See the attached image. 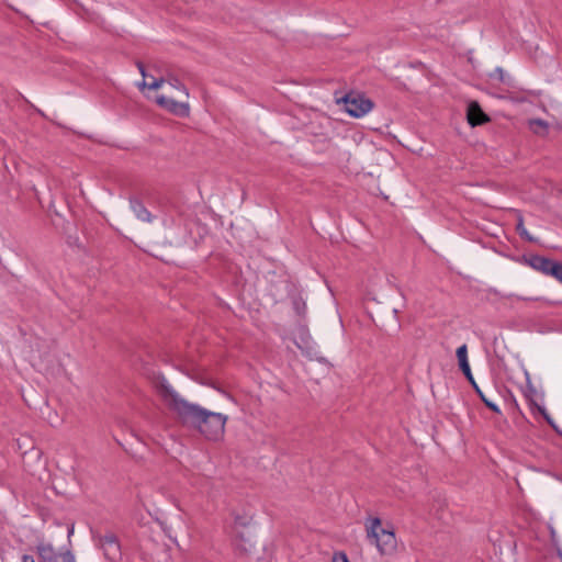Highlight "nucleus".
Instances as JSON below:
<instances>
[{
    "label": "nucleus",
    "instance_id": "obj_1",
    "mask_svg": "<svg viewBox=\"0 0 562 562\" xmlns=\"http://www.w3.org/2000/svg\"><path fill=\"white\" fill-rule=\"evenodd\" d=\"M158 393L168 409L183 426L193 428L211 441H218L224 437L227 415L188 402L165 382L158 385Z\"/></svg>",
    "mask_w": 562,
    "mask_h": 562
},
{
    "label": "nucleus",
    "instance_id": "obj_2",
    "mask_svg": "<svg viewBox=\"0 0 562 562\" xmlns=\"http://www.w3.org/2000/svg\"><path fill=\"white\" fill-rule=\"evenodd\" d=\"M366 537L382 555H392L396 552L397 540L392 526H383L379 517H368L364 521Z\"/></svg>",
    "mask_w": 562,
    "mask_h": 562
},
{
    "label": "nucleus",
    "instance_id": "obj_3",
    "mask_svg": "<svg viewBox=\"0 0 562 562\" xmlns=\"http://www.w3.org/2000/svg\"><path fill=\"white\" fill-rule=\"evenodd\" d=\"M341 101L344 102L346 112L353 117H361L373 108V102L361 94L349 93L345 95Z\"/></svg>",
    "mask_w": 562,
    "mask_h": 562
},
{
    "label": "nucleus",
    "instance_id": "obj_4",
    "mask_svg": "<svg viewBox=\"0 0 562 562\" xmlns=\"http://www.w3.org/2000/svg\"><path fill=\"white\" fill-rule=\"evenodd\" d=\"M156 102L167 111L181 117H186L190 113L188 102L177 101L172 97L160 94L156 98Z\"/></svg>",
    "mask_w": 562,
    "mask_h": 562
},
{
    "label": "nucleus",
    "instance_id": "obj_5",
    "mask_svg": "<svg viewBox=\"0 0 562 562\" xmlns=\"http://www.w3.org/2000/svg\"><path fill=\"white\" fill-rule=\"evenodd\" d=\"M37 553L42 562H76L75 557L69 551L56 553L53 546L48 543L38 544Z\"/></svg>",
    "mask_w": 562,
    "mask_h": 562
},
{
    "label": "nucleus",
    "instance_id": "obj_6",
    "mask_svg": "<svg viewBox=\"0 0 562 562\" xmlns=\"http://www.w3.org/2000/svg\"><path fill=\"white\" fill-rule=\"evenodd\" d=\"M467 119L471 126L482 125L490 121V117L483 112L476 101H471L469 103Z\"/></svg>",
    "mask_w": 562,
    "mask_h": 562
},
{
    "label": "nucleus",
    "instance_id": "obj_7",
    "mask_svg": "<svg viewBox=\"0 0 562 562\" xmlns=\"http://www.w3.org/2000/svg\"><path fill=\"white\" fill-rule=\"evenodd\" d=\"M100 543L106 557L114 559L120 553V546L115 535L106 533L100 538Z\"/></svg>",
    "mask_w": 562,
    "mask_h": 562
},
{
    "label": "nucleus",
    "instance_id": "obj_8",
    "mask_svg": "<svg viewBox=\"0 0 562 562\" xmlns=\"http://www.w3.org/2000/svg\"><path fill=\"white\" fill-rule=\"evenodd\" d=\"M131 209L133 210L136 217L143 222H151V214L150 212L145 207V205L136 200L131 199L130 200Z\"/></svg>",
    "mask_w": 562,
    "mask_h": 562
},
{
    "label": "nucleus",
    "instance_id": "obj_9",
    "mask_svg": "<svg viewBox=\"0 0 562 562\" xmlns=\"http://www.w3.org/2000/svg\"><path fill=\"white\" fill-rule=\"evenodd\" d=\"M553 260L548 259L542 256H535L531 258V266L538 270L541 271L544 274H549V271L553 265Z\"/></svg>",
    "mask_w": 562,
    "mask_h": 562
},
{
    "label": "nucleus",
    "instance_id": "obj_10",
    "mask_svg": "<svg viewBox=\"0 0 562 562\" xmlns=\"http://www.w3.org/2000/svg\"><path fill=\"white\" fill-rule=\"evenodd\" d=\"M165 82L168 83L173 89L178 90L184 99L189 98V91L188 89L180 82L178 78H176L172 75H168L165 78Z\"/></svg>",
    "mask_w": 562,
    "mask_h": 562
},
{
    "label": "nucleus",
    "instance_id": "obj_11",
    "mask_svg": "<svg viewBox=\"0 0 562 562\" xmlns=\"http://www.w3.org/2000/svg\"><path fill=\"white\" fill-rule=\"evenodd\" d=\"M529 127L535 134L544 135L548 130V123L540 119H533L529 121Z\"/></svg>",
    "mask_w": 562,
    "mask_h": 562
},
{
    "label": "nucleus",
    "instance_id": "obj_12",
    "mask_svg": "<svg viewBox=\"0 0 562 562\" xmlns=\"http://www.w3.org/2000/svg\"><path fill=\"white\" fill-rule=\"evenodd\" d=\"M472 386L474 387L476 394L480 396V398L482 400V402L490 408L492 409L493 412L495 413H501V409L499 407L494 404L493 402H491L483 393V389H480L477 386V384L474 382V384H472Z\"/></svg>",
    "mask_w": 562,
    "mask_h": 562
},
{
    "label": "nucleus",
    "instance_id": "obj_13",
    "mask_svg": "<svg viewBox=\"0 0 562 562\" xmlns=\"http://www.w3.org/2000/svg\"><path fill=\"white\" fill-rule=\"evenodd\" d=\"M457 358H458L459 367L469 363L467 345H462L457 349Z\"/></svg>",
    "mask_w": 562,
    "mask_h": 562
},
{
    "label": "nucleus",
    "instance_id": "obj_14",
    "mask_svg": "<svg viewBox=\"0 0 562 562\" xmlns=\"http://www.w3.org/2000/svg\"><path fill=\"white\" fill-rule=\"evenodd\" d=\"M164 83H165V78L153 79L150 82H147V81L144 80L139 85V88H142V89L148 88V89H151V90H157L160 87H162Z\"/></svg>",
    "mask_w": 562,
    "mask_h": 562
},
{
    "label": "nucleus",
    "instance_id": "obj_15",
    "mask_svg": "<svg viewBox=\"0 0 562 562\" xmlns=\"http://www.w3.org/2000/svg\"><path fill=\"white\" fill-rule=\"evenodd\" d=\"M548 276L555 278L562 283V263L554 261Z\"/></svg>",
    "mask_w": 562,
    "mask_h": 562
},
{
    "label": "nucleus",
    "instance_id": "obj_16",
    "mask_svg": "<svg viewBox=\"0 0 562 562\" xmlns=\"http://www.w3.org/2000/svg\"><path fill=\"white\" fill-rule=\"evenodd\" d=\"M250 519L248 515H235L234 517L235 524L243 527L249 525Z\"/></svg>",
    "mask_w": 562,
    "mask_h": 562
},
{
    "label": "nucleus",
    "instance_id": "obj_17",
    "mask_svg": "<svg viewBox=\"0 0 562 562\" xmlns=\"http://www.w3.org/2000/svg\"><path fill=\"white\" fill-rule=\"evenodd\" d=\"M460 370L462 371V373L467 376V379L469 380V382L471 384H474V379H473V375H472V372H471V369H470V364H464V366H461L460 367Z\"/></svg>",
    "mask_w": 562,
    "mask_h": 562
},
{
    "label": "nucleus",
    "instance_id": "obj_18",
    "mask_svg": "<svg viewBox=\"0 0 562 562\" xmlns=\"http://www.w3.org/2000/svg\"><path fill=\"white\" fill-rule=\"evenodd\" d=\"M517 231L519 232L520 236L525 237L528 240H531V236L528 234L527 229L524 226L522 220L520 218L517 224Z\"/></svg>",
    "mask_w": 562,
    "mask_h": 562
},
{
    "label": "nucleus",
    "instance_id": "obj_19",
    "mask_svg": "<svg viewBox=\"0 0 562 562\" xmlns=\"http://www.w3.org/2000/svg\"><path fill=\"white\" fill-rule=\"evenodd\" d=\"M334 562H349L346 554L340 553L334 558Z\"/></svg>",
    "mask_w": 562,
    "mask_h": 562
},
{
    "label": "nucleus",
    "instance_id": "obj_20",
    "mask_svg": "<svg viewBox=\"0 0 562 562\" xmlns=\"http://www.w3.org/2000/svg\"><path fill=\"white\" fill-rule=\"evenodd\" d=\"M537 409L543 415V417L549 422L551 423V419L549 417V415L546 413V409L543 407H540V406H537Z\"/></svg>",
    "mask_w": 562,
    "mask_h": 562
},
{
    "label": "nucleus",
    "instance_id": "obj_21",
    "mask_svg": "<svg viewBox=\"0 0 562 562\" xmlns=\"http://www.w3.org/2000/svg\"><path fill=\"white\" fill-rule=\"evenodd\" d=\"M136 65H137V68L139 69L140 74H142V76L145 78L146 77V72H145L144 65L140 61H138Z\"/></svg>",
    "mask_w": 562,
    "mask_h": 562
},
{
    "label": "nucleus",
    "instance_id": "obj_22",
    "mask_svg": "<svg viewBox=\"0 0 562 562\" xmlns=\"http://www.w3.org/2000/svg\"><path fill=\"white\" fill-rule=\"evenodd\" d=\"M21 562H35L34 558L31 555H23Z\"/></svg>",
    "mask_w": 562,
    "mask_h": 562
},
{
    "label": "nucleus",
    "instance_id": "obj_23",
    "mask_svg": "<svg viewBox=\"0 0 562 562\" xmlns=\"http://www.w3.org/2000/svg\"><path fill=\"white\" fill-rule=\"evenodd\" d=\"M496 72L499 75V79L503 81V80H504V78H503V77H504V71H503V69L497 68V69H496Z\"/></svg>",
    "mask_w": 562,
    "mask_h": 562
}]
</instances>
